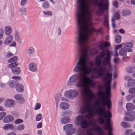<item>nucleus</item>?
Masks as SVG:
<instances>
[{"instance_id": "bf43d9fd", "label": "nucleus", "mask_w": 135, "mask_h": 135, "mask_svg": "<svg viewBox=\"0 0 135 135\" xmlns=\"http://www.w3.org/2000/svg\"><path fill=\"white\" fill-rule=\"evenodd\" d=\"M119 32L122 33H124L125 32V30L123 28L120 29L119 30Z\"/></svg>"}, {"instance_id": "bb28decb", "label": "nucleus", "mask_w": 135, "mask_h": 135, "mask_svg": "<svg viewBox=\"0 0 135 135\" xmlns=\"http://www.w3.org/2000/svg\"><path fill=\"white\" fill-rule=\"evenodd\" d=\"M121 126L124 128H127L131 127V124L129 123L122 122L121 123Z\"/></svg>"}, {"instance_id": "9b49d317", "label": "nucleus", "mask_w": 135, "mask_h": 135, "mask_svg": "<svg viewBox=\"0 0 135 135\" xmlns=\"http://www.w3.org/2000/svg\"><path fill=\"white\" fill-rule=\"evenodd\" d=\"M15 98L17 101L20 104H22L25 102V100L22 97L20 94H17L15 95Z\"/></svg>"}, {"instance_id": "a878e982", "label": "nucleus", "mask_w": 135, "mask_h": 135, "mask_svg": "<svg viewBox=\"0 0 135 135\" xmlns=\"http://www.w3.org/2000/svg\"><path fill=\"white\" fill-rule=\"evenodd\" d=\"M61 96V94L60 93H58L56 94L55 99V101L56 103V106L57 107L59 101V100Z\"/></svg>"}, {"instance_id": "338daca9", "label": "nucleus", "mask_w": 135, "mask_h": 135, "mask_svg": "<svg viewBox=\"0 0 135 135\" xmlns=\"http://www.w3.org/2000/svg\"><path fill=\"white\" fill-rule=\"evenodd\" d=\"M7 135H16V134L15 132H12L8 133Z\"/></svg>"}, {"instance_id": "a211bd4d", "label": "nucleus", "mask_w": 135, "mask_h": 135, "mask_svg": "<svg viewBox=\"0 0 135 135\" xmlns=\"http://www.w3.org/2000/svg\"><path fill=\"white\" fill-rule=\"evenodd\" d=\"M13 119V117L11 115L6 116L3 120V122L5 123H9L12 121Z\"/></svg>"}, {"instance_id": "79ce46f5", "label": "nucleus", "mask_w": 135, "mask_h": 135, "mask_svg": "<svg viewBox=\"0 0 135 135\" xmlns=\"http://www.w3.org/2000/svg\"><path fill=\"white\" fill-rule=\"evenodd\" d=\"M12 78L16 81H20L21 79V76H13L12 77Z\"/></svg>"}, {"instance_id": "6e6d98bb", "label": "nucleus", "mask_w": 135, "mask_h": 135, "mask_svg": "<svg viewBox=\"0 0 135 135\" xmlns=\"http://www.w3.org/2000/svg\"><path fill=\"white\" fill-rule=\"evenodd\" d=\"M61 101H64L67 102H68L69 101V100L68 99L64 97H61Z\"/></svg>"}, {"instance_id": "473e14b6", "label": "nucleus", "mask_w": 135, "mask_h": 135, "mask_svg": "<svg viewBox=\"0 0 135 135\" xmlns=\"http://www.w3.org/2000/svg\"><path fill=\"white\" fill-rule=\"evenodd\" d=\"M35 51V50L34 48L32 47H30L28 49L27 54L29 55H32Z\"/></svg>"}, {"instance_id": "0eeeda50", "label": "nucleus", "mask_w": 135, "mask_h": 135, "mask_svg": "<svg viewBox=\"0 0 135 135\" xmlns=\"http://www.w3.org/2000/svg\"><path fill=\"white\" fill-rule=\"evenodd\" d=\"M18 64V62L11 63L8 65V67L11 69L12 72L13 74L17 75L21 72L20 68L19 67H16Z\"/></svg>"}, {"instance_id": "423d86ee", "label": "nucleus", "mask_w": 135, "mask_h": 135, "mask_svg": "<svg viewBox=\"0 0 135 135\" xmlns=\"http://www.w3.org/2000/svg\"><path fill=\"white\" fill-rule=\"evenodd\" d=\"M72 124H69L65 125L63 127V130L66 132V134L67 135H71L76 131V129L73 128Z\"/></svg>"}, {"instance_id": "5701e85b", "label": "nucleus", "mask_w": 135, "mask_h": 135, "mask_svg": "<svg viewBox=\"0 0 135 135\" xmlns=\"http://www.w3.org/2000/svg\"><path fill=\"white\" fill-rule=\"evenodd\" d=\"M127 51L125 48L124 49L121 48L119 51V54L122 56H126L127 55Z\"/></svg>"}, {"instance_id": "774afa93", "label": "nucleus", "mask_w": 135, "mask_h": 135, "mask_svg": "<svg viewBox=\"0 0 135 135\" xmlns=\"http://www.w3.org/2000/svg\"><path fill=\"white\" fill-rule=\"evenodd\" d=\"M61 115L62 116L67 115L66 112V111L65 112H62L61 113Z\"/></svg>"}, {"instance_id": "2eb2a0df", "label": "nucleus", "mask_w": 135, "mask_h": 135, "mask_svg": "<svg viewBox=\"0 0 135 135\" xmlns=\"http://www.w3.org/2000/svg\"><path fill=\"white\" fill-rule=\"evenodd\" d=\"M12 31V27L10 26H7L5 27L4 29V33L7 36L9 35Z\"/></svg>"}, {"instance_id": "72a5a7b5", "label": "nucleus", "mask_w": 135, "mask_h": 135, "mask_svg": "<svg viewBox=\"0 0 135 135\" xmlns=\"http://www.w3.org/2000/svg\"><path fill=\"white\" fill-rule=\"evenodd\" d=\"M50 6L49 3L47 1L44 2L42 4V7L44 8H48Z\"/></svg>"}, {"instance_id": "a19ab883", "label": "nucleus", "mask_w": 135, "mask_h": 135, "mask_svg": "<svg viewBox=\"0 0 135 135\" xmlns=\"http://www.w3.org/2000/svg\"><path fill=\"white\" fill-rule=\"evenodd\" d=\"M24 126L23 124H21L18 125L17 127V128L19 131H22L24 129Z\"/></svg>"}, {"instance_id": "3c124183", "label": "nucleus", "mask_w": 135, "mask_h": 135, "mask_svg": "<svg viewBox=\"0 0 135 135\" xmlns=\"http://www.w3.org/2000/svg\"><path fill=\"white\" fill-rule=\"evenodd\" d=\"M23 122V121L22 120L18 119H17L15 121V123L16 124H19L21 123L22 122Z\"/></svg>"}, {"instance_id": "09e8293b", "label": "nucleus", "mask_w": 135, "mask_h": 135, "mask_svg": "<svg viewBox=\"0 0 135 135\" xmlns=\"http://www.w3.org/2000/svg\"><path fill=\"white\" fill-rule=\"evenodd\" d=\"M129 92L130 93H135V88L130 89L129 90Z\"/></svg>"}, {"instance_id": "8fccbe9b", "label": "nucleus", "mask_w": 135, "mask_h": 135, "mask_svg": "<svg viewBox=\"0 0 135 135\" xmlns=\"http://www.w3.org/2000/svg\"><path fill=\"white\" fill-rule=\"evenodd\" d=\"M133 98V95H129L126 97V99L128 101L131 100Z\"/></svg>"}, {"instance_id": "e433bc0d", "label": "nucleus", "mask_w": 135, "mask_h": 135, "mask_svg": "<svg viewBox=\"0 0 135 135\" xmlns=\"http://www.w3.org/2000/svg\"><path fill=\"white\" fill-rule=\"evenodd\" d=\"M89 123V126H90L92 127H94L96 126V123L93 120H91L89 121H88Z\"/></svg>"}, {"instance_id": "49530a36", "label": "nucleus", "mask_w": 135, "mask_h": 135, "mask_svg": "<svg viewBox=\"0 0 135 135\" xmlns=\"http://www.w3.org/2000/svg\"><path fill=\"white\" fill-rule=\"evenodd\" d=\"M28 0H21L20 2V5L22 6H24L26 4Z\"/></svg>"}, {"instance_id": "393cba45", "label": "nucleus", "mask_w": 135, "mask_h": 135, "mask_svg": "<svg viewBox=\"0 0 135 135\" xmlns=\"http://www.w3.org/2000/svg\"><path fill=\"white\" fill-rule=\"evenodd\" d=\"M134 108V106L132 103H128L126 106V108L128 111L132 110Z\"/></svg>"}, {"instance_id": "20e7f679", "label": "nucleus", "mask_w": 135, "mask_h": 135, "mask_svg": "<svg viewBox=\"0 0 135 135\" xmlns=\"http://www.w3.org/2000/svg\"><path fill=\"white\" fill-rule=\"evenodd\" d=\"M108 0H94L93 1L94 3L99 7L98 9L96 11V13L98 16H101L104 12V9H108V6L109 5V2H107L104 3L105 1Z\"/></svg>"}, {"instance_id": "f257e3e1", "label": "nucleus", "mask_w": 135, "mask_h": 135, "mask_svg": "<svg viewBox=\"0 0 135 135\" xmlns=\"http://www.w3.org/2000/svg\"><path fill=\"white\" fill-rule=\"evenodd\" d=\"M94 31H78V34L76 41L77 46L79 47V51L81 54L84 56H80L78 61L74 67L73 71L74 73H80L75 74L71 75L69 78H75L76 75H81L83 78L86 77L89 78L87 75L90 74L92 71L95 74L99 76L103 77L104 81L107 82L105 84L106 87V96H104V93L102 90L99 91L97 93L98 96L101 97L98 99L99 101L97 102L95 105L96 108L94 109V113L97 115H103L104 118H106L107 111L105 105L107 106L108 109L111 108V102L109 98L111 96L110 87L111 81L108 82L109 79H112V73H110L109 70L107 67L108 66L110 68L112 67L110 63L111 57L109 51L107 48V46H110L109 42L106 41L101 43L99 45V49L100 50H103L100 53L99 56H97L95 59L94 64L97 66L93 69L87 66L88 62L87 54L88 48L87 43L90 38H91L95 41V38L91 36ZM83 79L82 81L84 82L85 78Z\"/></svg>"}, {"instance_id": "ea45409f", "label": "nucleus", "mask_w": 135, "mask_h": 135, "mask_svg": "<svg viewBox=\"0 0 135 135\" xmlns=\"http://www.w3.org/2000/svg\"><path fill=\"white\" fill-rule=\"evenodd\" d=\"M114 17L116 18V19L118 20L120 18V15L118 12H115L114 15Z\"/></svg>"}, {"instance_id": "f3484780", "label": "nucleus", "mask_w": 135, "mask_h": 135, "mask_svg": "<svg viewBox=\"0 0 135 135\" xmlns=\"http://www.w3.org/2000/svg\"><path fill=\"white\" fill-rule=\"evenodd\" d=\"M124 118L127 121H131L134 119L133 115L129 113L126 114Z\"/></svg>"}, {"instance_id": "13d9d810", "label": "nucleus", "mask_w": 135, "mask_h": 135, "mask_svg": "<svg viewBox=\"0 0 135 135\" xmlns=\"http://www.w3.org/2000/svg\"><path fill=\"white\" fill-rule=\"evenodd\" d=\"M131 132V130L128 129L126 131L125 133L127 135H128Z\"/></svg>"}, {"instance_id": "39448f33", "label": "nucleus", "mask_w": 135, "mask_h": 135, "mask_svg": "<svg viewBox=\"0 0 135 135\" xmlns=\"http://www.w3.org/2000/svg\"><path fill=\"white\" fill-rule=\"evenodd\" d=\"M78 94V92L76 90L70 89L65 91L64 93V95L69 99H72L76 97Z\"/></svg>"}, {"instance_id": "de8ad7c7", "label": "nucleus", "mask_w": 135, "mask_h": 135, "mask_svg": "<svg viewBox=\"0 0 135 135\" xmlns=\"http://www.w3.org/2000/svg\"><path fill=\"white\" fill-rule=\"evenodd\" d=\"M15 38L16 41L20 44H21V40L20 37H17Z\"/></svg>"}, {"instance_id": "1a4fd4ad", "label": "nucleus", "mask_w": 135, "mask_h": 135, "mask_svg": "<svg viewBox=\"0 0 135 135\" xmlns=\"http://www.w3.org/2000/svg\"><path fill=\"white\" fill-rule=\"evenodd\" d=\"M15 105L14 101L12 99H8L5 102L4 106L7 108H11L14 107Z\"/></svg>"}, {"instance_id": "f03ea898", "label": "nucleus", "mask_w": 135, "mask_h": 135, "mask_svg": "<svg viewBox=\"0 0 135 135\" xmlns=\"http://www.w3.org/2000/svg\"><path fill=\"white\" fill-rule=\"evenodd\" d=\"M75 78H69L66 84L69 86H72L75 83V86L77 88H82L84 89L83 93L84 95V106L82 107L79 111L81 114H83L88 111L89 114L93 115L92 111L90 109V103L95 97L94 94L89 87L94 88L96 86V83L91 79L86 77L85 80L83 82V76L81 75H76Z\"/></svg>"}, {"instance_id": "9d476101", "label": "nucleus", "mask_w": 135, "mask_h": 135, "mask_svg": "<svg viewBox=\"0 0 135 135\" xmlns=\"http://www.w3.org/2000/svg\"><path fill=\"white\" fill-rule=\"evenodd\" d=\"M84 119V117L82 115H79L76 117L75 119V123L76 125H80Z\"/></svg>"}, {"instance_id": "c03bdc74", "label": "nucleus", "mask_w": 135, "mask_h": 135, "mask_svg": "<svg viewBox=\"0 0 135 135\" xmlns=\"http://www.w3.org/2000/svg\"><path fill=\"white\" fill-rule=\"evenodd\" d=\"M113 4L116 8H118V2L117 1H114L113 2Z\"/></svg>"}, {"instance_id": "f704fd0d", "label": "nucleus", "mask_w": 135, "mask_h": 135, "mask_svg": "<svg viewBox=\"0 0 135 135\" xmlns=\"http://www.w3.org/2000/svg\"><path fill=\"white\" fill-rule=\"evenodd\" d=\"M42 12L45 15L48 16H52V12L50 11H43Z\"/></svg>"}, {"instance_id": "a18cd8bd", "label": "nucleus", "mask_w": 135, "mask_h": 135, "mask_svg": "<svg viewBox=\"0 0 135 135\" xmlns=\"http://www.w3.org/2000/svg\"><path fill=\"white\" fill-rule=\"evenodd\" d=\"M41 105L40 103H37L36 104L35 107L34 108V109L35 110H37L39 109L41 107Z\"/></svg>"}, {"instance_id": "603ef678", "label": "nucleus", "mask_w": 135, "mask_h": 135, "mask_svg": "<svg viewBox=\"0 0 135 135\" xmlns=\"http://www.w3.org/2000/svg\"><path fill=\"white\" fill-rule=\"evenodd\" d=\"M129 59V56H124L122 57V60L125 62H127L128 61Z\"/></svg>"}, {"instance_id": "680f3d73", "label": "nucleus", "mask_w": 135, "mask_h": 135, "mask_svg": "<svg viewBox=\"0 0 135 135\" xmlns=\"http://www.w3.org/2000/svg\"><path fill=\"white\" fill-rule=\"evenodd\" d=\"M38 135H41L42 133V131L41 130H39L37 131Z\"/></svg>"}, {"instance_id": "2f4dec72", "label": "nucleus", "mask_w": 135, "mask_h": 135, "mask_svg": "<svg viewBox=\"0 0 135 135\" xmlns=\"http://www.w3.org/2000/svg\"><path fill=\"white\" fill-rule=\"evenodd\" d=\"M122 37L120 35H117L115 37V42L117 44H119L121 41Z\"/></svg>"}, {"instance_id": "7ed1b4c3", "label": "nucleus", "mask_w": 135, "mask_h": 135, "mask_svg": "<svg viewBox=\"0 0 135 135\" xmlns=\"http://www.w3.org/2000/svg\"><path fill=\"white\" fill-rule=\"evenodd\" d=\"M98 117H97L98 122L100 124H104V129L105 130H109L108 135H113L111 130L112 128L110 126V118L112 117V114L109 111H108V113L107 111L106 117L104 118L103 115H99L96 114Z\"/></svg>"}, {"instance_id": "4be33fe9", "label": "nucleus", "mask_w": 135, "mask_h": 135, "mask_svg": "<svg viewBox=\"0 0 135 135\" xmlns=\"http://www.w3.org/2000/svg\"><path fill=\"white\" fill-rule=\"evenodd\" d=\"M70 119L69 118L65 117L61 118L60 122L62 124H65L69 123L70 121Z\"/></svg>"}, {"instance_id": "412c9836", "label": "nucleus", "mask_w": 135, "mask_h": 135, "mask_svg": "<svg viewBox=\"0 0 135 135\" xmlns=\"http://www.w3.org/2000/svg\"><path fill=\"white\" fill-rule=\"evenodd\" d=\"M131 13V12L128 9L123 10L122 12L121 15L123 16H127L130 15Z\"/></svg>"}, {"instance_id": "7c9ffc66", "label": "nucleus", "mask_w": 135, "mask_h": 135, "mask_svg": "<svg viewBox=\"0 0 135 135\" xmlns=\"http://www.w3.org/2000/svg\"><path fill=\"white\" fill-rule=\"evenodd\" d=\"M17 83L13 80L10 81L8 83L9 86L10 88H13L16 87L17 85Z\"/></svg>"}, {"instance_id": "4d7b16f0", "label": "nucleus", "mask_w": 135, "mask_h": 135, "mask_svg": "<svg viewBox=\"0 0 135 135\" xmlns=\"http://www.w3.org/2000/svg\"><path fill=\"white\" fill-rule=\"evenodd\" d=\"M42 127V123L40 122L36 126L37 128H41Z\"/></svg>"}, {"instance_id": "4c0bfd02", "label": "nucleus", "mask_w": 135, "mask_h": 135, "mask_svg": "<svg viewBox=\"0 0 135 135\" xmlns=\"http://www.w3.org/2000/svg\"><path fill=\"white\" fill-rule=\"evenodd\" d=\"M42 118V116L41 114L39 113L37 114L35 120L36 121H40Z\"/></svg>"}, {"instance_id": "5fc2aeb1", "label": "nucleus", "mask_w": 135, "mask_h": 135, "mask_svg": "<svg viewBox=\"0 0 135 135\" xmlns=\"http://www.w3.org/2000/svg\"><path fill=\"white\" fill-rule=\"evenodd\" d=\"M122 46V45H117L115 47V50H118L121 48Z\"/></svg>"}, {"instance_id": "864d4df0", "label": "nucleus", "mask_w": 135, "mask_h": 135, "mask_svg": "<svg viewBox=\"0 0 135 135\" xmlns=\"http://www.w3.org/2000/svg\"><path fill=\"white\" fill-rule=\"evenodd\" d=\"M13 55V54L12 53L9 52L8 53H7V54L6 56V57H9Z\"/></svg>"}, {"instance_id": "c85d7f7f", "label": "nucleus", "mask_w": 135, "mask_h": 135, "mask_svg": "<svg viewBox=\"0 0 135 135\" xmlns=\"http://www.w3.org/2000/svg\"><path fill=\"white\" fill-rule=\"evenodd\" d=\"M18 60V58L16 56H15L8 60L7 61L9 63L12 62V63H13L18 62H17Z\"/></svg>"}, {"instance_id": "c9c22d12", "label": "nucleus", "mask_w": 135, "mask_h": 135, "mask_svg": "<svg viewBox=\"0 0 135 135\" xmlns=\"http://www.w3.org/2000/svg\"><path fill=\"white\" fill-rule=\"evenodd\" d=\"M20 12L21 14L25 15L26 14V8L23 7L20 8Z\"/></svg>"}, {"instance_id": "e2e57ef3", "label": "nucleus", "mask_w": 135, "mask_h": 135, "mask_svg": "<svg viewBox=\"0 0 135 135\" xmlns=\"http://www.w3.org/2000/svg\"><path fill=\"white\" fill-rule=\"evenodd\" d=\"M119 59L118 57H115L114 59V61L115 63L117 62L119 60Z\"/></svg>"}, {"instance_id": "dca6fc26", "label": "nucleus", "mask_w": 135, "mask_h": 135, "mask_svg": "<svg viewBox=\"0 0 135 135\" xmlns=\"http://www.w3.org/2000/svg\"><path fill=\"white\" fill-rule=\"evenodd\" d=\"M109 16L108 14L104 15L103 18V25L107 28L109 27L108 22Z\"/></svg>"}, {"instance_id": "6ab92c4d", "label": "nucleus", "mask_w": 135, "mask_h": 135, "mask_svg": "<svg viewBox=\"0 0 135 135\" xmlns=\"http://www.w3.org/2000/svg\"><path fill=\"white\" fill-rule=\"evenodd\" d=\"M88 121L83 120L80 124L81 127L83 128H87L89 127Z\"/></svg>"}, {"instance_id": "0e129e2a", "label": "nucleus", "mask_w": 135, "mask_h": 135, "mask_svg": "<svg viewBox=\"0 0 135 135\" xmlns=\"http://www.w3.org/2000/svg\"><path fill=\"white\" fill-rule=\"evenodd\" d=\"M61 30L60 28H59L57 30V34L58 35H60L61 33Z\"/></svg>"}, {"instance_id": "b1692460", "label": "nucleus", "mask_w": 135, "mask_h": 135, "mask_svg": "<svg viewBox=\"0 0 135 135\" xmlns=\"http://www.w3.org/2000/svg\"><path fill=\"white\" fill-rule=\"evenodd\" d=\"M128 85L129 87L132 86H135V79H130L128 81Z\"/></svg>"}, {"instance_id": "37998d69", "label": "nucleus", "mask_w": 135, "mask_h": 135, "mask_svg": "<svg viewBox=\"0 0 135 135\" xmlns=\"http://www.w3.org/2000/svg\"><path fill=\"white\" fill-rule=\"evenodd\" d=\"M6 115V113L4 112H2L0 113V120L2 119Z\"/></svg>"}, {"instance_id": "69168bd1", "label": "nucleus", "mask_w": 135, "mask_h": 135, "mask_svg": "<svg viewBox=\"0 0 135 135\" xmlns=\"http://www.w3.org/2000/svg\"><path fill=\"white\" fill-rule=\"evenodd\" d=\"M115 54H113L114 56L116 57V56H117L118 55V53L117 50H115Z\"/></svg>"}, {"instance_id": "c756f323", "label": "nucleus", "mask_w": 135, "mask_h": 135, "mask_svg": "<svg viewBox=\"0 0 135 135\" xmlns=\"http://www.w3.org/2000/svg\"><path fill=\"white\" fill-rule=\"evenodd\" d=\"M124 48L126 49H130L133 47V43L131 42L126 43L124 44Z\"/></svg>"}, {"instance_id": "cd10ccee", "label": "nucleus", "mask_w": 135, "mask_h": 135, "mask_svg": "<svg viewBox=\"0 0 135 135\" xmlns=\"http://www.w3.org/2000/svg\"><path fill=\"white\" fill-rule=\"evenodd\" d=\"M14 126L13 125L11 124H6L3 127V128L4 130L7 129H14Z\"/></svg>"}, {"instance_id": "6e6552de", "label": "nucleus", "mask_w": 135, "mask_h": 135, "mask_svg": "<svg viewBox=\"0 0 135 135\" xmlns=\"http://www.w3.org/2000/svg\"><path fill=\"white\" fill-rule=\"evenodd\" d=\"M28 69L30 71L35 72H36L38 70V67L37 64L35 62H31L28 65Z\"/></svg>"}, {"instance_id": "052dcab7", "label": "nucleus", "mask_w": 135, "mask_h": 135, "mask_svg": "<svg viewBox=\"0 0 135 135\" xmlns=\"http://www.w3.org/2000/svg\"><path fill=\"white\" fill-rule=\"evenodd\" d=\"M16 45V43L15 41H13L12 44L10 45V46H15Z\"/></svg>"}, {"instance_id": "ddd939ff", "label": "nucleus", "mask_w": 135, "mask_h": 135, "mask_svg": "<svg viewBox=\"0 0 135 135\" xmlns=\"http://www.w3.org/2000/svg\"><path fill=\"white\" fill-rule=\"evenodd\" d=\"M93 128L95 131L99 132V135H104V131L101 129L100 126L96 125V126L93 127Z\"/></svg>"}, {"instance_id": "58836bf2", "label": "nucleus", "mask_w": 135, "mask_h": 135, "mask_svg": "<svg viewBox=\"0 0 135 135\" xmlns=\"http://www.w3.org/2000/svg\"><path fill=\"white\" fill-rule=\"evenodd\" d=\"M126 71L127 72L130 73H132L133 72V68L131 67H128L126 68Z\"/></svg>"}, {"instance_id": "aec40b11", "label": "nucleus", "mask_w": 135, "mask_h": 135, "mask_svg": "<svg viewBox=\"0 0 135 135\" xmlns=\"http://www.w3.org/2000/svg\"><path fill=\"white\" fill-rule=\"evenodd\" d=\"M13 36L11 35H9L6 38L4 44H8L10 43L13 40Z\"/></svg>"}, {"instance_id": "f8f14e48", "label": "nucleus", "mask_w": 135, "mask_h": 135, "mask_svg": "<svg viewBox=\"0 0 135 135\" xmlns=\"http://www.w3.org/2000/svg\"><path fill=\"white\" fill-rule=\"evenodd\" d=\"M59 107L62 110L67 109L69 108V104L67 102H62L60 103Z\"/></svg>"}, {"instance_id": "4468645a", "label": "nucleus", "mask_w": 135, "mask_h": 135, "mask_svg": "<svg viewBox=\"0 0 135 135\" xmlns=\"http://www.w3.org/2000/svg\"><path fill=\"white\" fill-rule=\"evenodd\" d=\"M15 88L16 91L18 92L21 93L23 91L24 87L23 85L17 83L15 87Z\"/></svg>"}]
</instances>
